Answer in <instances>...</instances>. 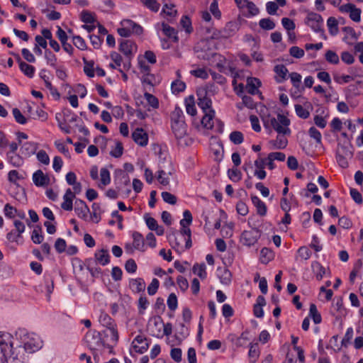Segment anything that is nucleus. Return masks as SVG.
<instances>
[{
    "mask_svg": "<svg viewBox=\"0 0 363 363\" xmlns=\"http://www.w3.org/2000/svg\"><path fill=\"white\" fill-rule=\"evenodd\" d=\"M145 99L147 100V103L154 108H157L159 106L158 99L152 94L145 93L144 94Z\"/></svg>",
    "mask_w": 363,
    "mask_h": 363,
    "instance_id": "obj_52",
    "label": "nucleus"
},
{
    "mask_svg": "<svg viewBox=\"0 0 363 363\" xmlns=\"http://www.w3.org/2000/svg\"><path fill=\"white\" fill-rule=\"evenodd\" d=\"M281 23L283 27L288 31L294 30L296 28L294 22L289 18H283Z\"/></svg>",
    "mask_w": 363,
    "mask_h": 363,
    "instance_id": "obj_64",
    "label": "nucleus"
},
{
    "mask_svg": "<svg viewBox=\"0 0 363 363\" xmlns=\"http://www.w3.org/2000/svg\"><path fill=\"white\" fill-rule=\"evenodd\" d=\"M162 326H164L162 319L160 317H155L149 320L147 330L152 336L161 338Z\"/></svg>",
    "mask_w": 363,
    "mask_h": 363,
    "instance_id": "obj_6",
    "label": "nucleus"
},
{
    "mask_svg": "<svg viewBox=\"0 0 363 363\" xmlns=\"http://www.w3.org/2000/svg\"><path fill=\"white\" fill-rule=\"evenodd\" d=\"M101 183L104 186H106L111 182L109 171L106 168H101L100 171Z\"/></svg>",
    "mask_w": 363,
    "mask_h": 363,
    "instance_id": "obj_42",
    "label": "nucleus"
},
{
    "mask_svg": "<svg viewBox=\"0 0 363 363\" xmlns=\"http://www.w3.org/2000/svg\"><path fill=\"white\" fill-rule=\"evenodd\" d=\"M45 58L47 60V63L53 68L57 67V57L56 56L49 50L45 51Z\"/></svg>",
    "mask_w": 363,
    "mask_h": 363,
    "instance_id": "obj_39",
    "label": "nucleus"
},
{
    "mask_svg": "<svg viewBox=\"0 0 363 363\" xmlns=\"http://www.w3.org/2000/svg\"><path fill=\"white\" fill-rule=\"evenodd\" d=\"M123 152V144L121 142H117L116 147L110 152V155L116 158L120 157Z\"/></svg>",
    "mask_w": 363,
    "mask_h": 363,
    "instance_id": "obj_56",
    "label": "nucleus"
},
{
    "mask_svg": "<svg viewBox=\"0 0 363 363\" xmlns=\"http://www.w3.org/2000/svg\"><path fill=\"white\" fill-rule=\"evenodd\" d=\"M132 346L135 352L139 354H143L149 348L147 338L143 335H137L132 342Z\"/></svg>",
    "mask_w": 363,
    "mask_h": 363,
    "instance_id": "obj_9",
    "label": "nucleus"
},
{
    "mask_svg": "<svg viewBox=\"0 0 363 363\" xmlns=\"http://www.w3.org/2000/svg\"><path fill=\"white\" fill-rule=\"evenodd\" d=\"M259 26L265 30H270L275 28V23L269 18H262L259 21Z\"/></svg>",
    "mask_w": 363,
    "mask_h": 363,
    "instance_id": "obj_34",
    "label": "nucleus"
},
{
    "mask_svg": "<svg viewBox=\"0 0 363 363\" xmlns=\"http://www.w3.org/2000/svg\"><path fill=\"white\" fill-rule=\"evenodd\" d=\"M287 139L281 135H278L274 142V145L277 149H284L287 145Z\"/></svg>",
    "mask_w": 363,
    "mask_h": 363,
    "instance_id": "obj_53",
    "label": "nucleus"
},
{
    "mask_svg": "<svg viewBox=\"0 0 363 363\" xmlns=\"http://www.w3.org/2000/svg\"><path fill=\"white\" fill-rule=\"evenodd\" d=\"M193 272L197 274L201 279H204L206 277V264L201 263L200 264H196L193 267Z\"/></svg>",
    "mask_w": 363,
    "mask_h": 363,
    "instance_id": "obj_33",
    "label": "nucleus"
},
{
    "mask_svg": "<svg viewBox=\"0 0 363 363\" xmlns=\"http://www.w3.org/2000/svg\"><path fill=\"white\" fill-rule=\"evenodd\" d=\"M274 72L276 74L274 79L277 83H283L288 79L289 71L284 65H277L274 67Z\"/></svg>",
    "mask_w": 363,
    "mask_h": 363,
    "instance_id": "obj_13",
    "label": "nucleus"
},
{
    "mask_svg": "<svg viewBox=\"0 0 363 363\" xmlns=\"http://www.w3.org/2000/svg\"><path fill=\"white\" fill-rule=\"evenodd\" d=\"M171 87L174 94L179 93L184 91L186 89V84L182 81L175 80L172 83Z\"/></svg>",
    "mask_w": 363,
    "mask_h": 363,
    "instance_id": "obj_41",
    "label": "nucleus"
},
{
    "mask_svg": "<svg viewBox=\"0 0 363 363\" xmlns=\"http://www.w3.org/2000/svg\"><path fill=\"white\" fill-rule=\"evenodd\" d=\"M75 195L70 189H67L63 196L64 201L61 204V208L65 211H72L73 208V199Z\"/></svg>",
    "mask_w": 363,
    "mask_h": 363,
    "instance_id": "obj_17",
    "label": "nucleus"
},
{
    "mask_svg": "<svg viewBox=\"0 0 363 363\" xmlns=\"http://www.w3.org/2000/svg\"><path fill=\"white\" fill-rule=\"evenodd\" d=\"M84 72L89 77H93L94 76V62H88L84 58Z\"/></svg>",
    "mask_w": 363,
    "mask_h": 363,
    "instance_id": "obj_49",
    "label": "nucleus"
},
{
    "mask_svg": "<svg viewBox=\"0 0 363 363\" xmlns=\"http://www.w3.org/2000/svg\"><path fill=\"white\" fill-rule=\"evenodd\" d=\"M290 55L297 59H300L304 56V50L297 46H293L289 49Z\"/></svg>",
    "mask_w": 363,
    "mask_h": 363,
    "instance_id": "obj_55",
    "label": "nucleus"
},
{
    "mask_svg": "<svg viewBox=\"0 0 363 363\" xmlns=\"http://www.w3.org/2000/svg\"><path fill=\"white\" fill-rule=\"evenodd\" d=\"M16 338L9 334L0 335V361L1 363H27L28 354L42 347L40 337L25 328L16 330Z\"/></svg>",
    "mask_w": 363,
    "mask_h": 363,
    "instance_id": "obj_1",
    "label": "nucleus"
},
{
    "mask_svg": "<svg viewBox=\"0 0 363 363\" xmlns=\"http://www.w3.org/2000/svg\"><path fill=\"white\" fill-rule=\"evenodd\" d=\"M245 8L248 10V14L245 15L246 17L255 16L259 12V9L252 1H249Z\"/></svg>",
    "mask_w": 363,
    "mask_h": 363,
    "instance_id": "obj_48",
    "label": "nucleus"
},
{
    "mask_svg": "<svg viewBox=\"0 0 363 363\" xmlns=\"http://www.w3.org/2000/svg\"><path fill=\"white\" fill-rule=\"evenodd\" d=\"M309 314L315 324H318L321 322V315L318 313L317 307L314 303L310 305Z\"/></svg>",
    "mask_w": 363,
    "mask_h": 363,
    "instance_id": "obj_35",
    "label": "nucleus"
},
{
    "mask_svg": "<svg viewBox=\"0 0 363 363\" xmlns=\"http://www.w3.org/2000/svg\"><path fill=\"white\" fill-rule=\"evenodd\" d=\"M36 157L38 160L43 164L48 165L50 164V157L45 150H40L37 153Z\"/></svg>",
    "mask_w": 363,
    "mask_h": 363,
    "instance_id": "obj_50",
    "label": "nucleus"
},
{
    "mask_svg": "<svg viewBox=\"0 0 363 363\" xmlns=\"http://www.w3.org/2000/svg\"><path fill=\"white\" fill-rule=\"evenodd\" d=\"M8 159L9 162L13 166V167H21L23 164V157L16 153L11 154L8 153Z\"/></svg>",
    "mask_w": 363,
    "mask_h": 363,
    "instance_id": "obj_32",
    "label": "nucleus"
},
{
    "mask_svg": "<svg viewBox=\"0 0 363 363\" xmlns=\"http://www.w3.org/2000/svg\"><path fill=\"white\" fill-rule=\"evenodd\" d=\"M251 200L252 204L256 207L257 214L264 216L267 211L266 204L256 195H252Z\"/></svg>",
    "mask_w": 363,
    "mask_h": 363,
    "instance_id": "obj_19",
    "label": "nucleus"
},
{
    "mask_svg": "<svg viewBox=\"0 0 363 363\" xmlns=\"http://www.w3.org/2000/svg\"><path fill=\"white\" fill-rule=\"evenodd\" d=\"M74 211L79 218L86 220L89 213V208L83 200L79 199L75 200Z\"/></svg>",
    "mask_w": 363,
    "mask_h": 363,
    "instance_id": "obj_12",
    "label": "nucleus"
},
{
    "mask_svg": "<svg viewBox=\"0 0 363 363\" xmlns=\"http://www.w3.org/2000/svg\"><path fill=\"white\" fill-rule=\"evenodd\" d=\"M13 116L15 118V121L21 125H24L27 122L26 118L22 114L21 111L18 108H14L12 110Z\"/></svg>",
    "mask_w": 363,
    "mask_h": 363,
    "instance_id": "obj_38",
    "label": "nucleus"
},
{
    "mask_svg": "<svg viewBox=\"0 0 363 363\" xmlns=\"http://www.w3.org/2000/svg\"><path fill=\"white\" fill-rule=\"evenodd\" d=\"M308 134L311 138H313L317 143H321L322 135L318 130H317L315 127L310 128L308 130Z\"/></svg>",
    "mask_w": 363,
    "mask_h": 363,
    "instance_id": "obj_59",
    "label": "nucleus"
},
{
    "mask_svg": "<svg viewBox=\"0 0 363 363\" xmlns=\"http://www.w3.org/2000/svg\"><path fill=\"white\" fill-rule=\"evenodd\" d=\"M353 157V148L350 145H338L336 151V160L342 168H347L349 166L348 160Z\"/></svg>",
    "mask_w": 363,
    "mask_h": 363,
    "instance_id": "obj_4",
    "label": "nucleus"
},
{
    "mask_svg": "<svg viewBox=\"0 0 363 363\" xmlns=\"http://www.w3.org/2000/svg\"><path fill=\"white\" fill-rule=\"evenodd\" d=\"M198 95V105L203 110V112H206L208 110H213L211 108L212 101L207 96V92L205 90H201L197 92Z\"/></svg>",
    "mask_w": 363,
    "mask_h": 363,
    "instance_id": "obj_11",
    "label": "nucleus"
},
{
    "mask_svg": "<svg viewBox=\"0 0 363 363\" xmlns=\"http://www.w3.org/2000/svg\"><path fill=\"white\" fill-rule=\"evenodd\" d=\"M20 70L28 77L33 78L35 74V69L33 66L27 64L26 62H21L19 66Z\"/></svg>",
    "mask_w": 363,
    "mask_h": 363,
    "instance_id": "obj_30",
    "label": "nucleus"
},
{
    "mask_svg": "<svg viewBox=\"0 0 363 363\" xmlns=\"http://www.w3.org/2000/svg\"><path fill=\"white\" fill-rule=\"evenodd\" d=\"M228 177L234 182H238L242 179L241 172L235 169H231L228 170Z\"/></svg>",
    "mask_w": 363,
    "mask_h": 363,
    "instance_id": "obj_45",
    "label": "nucleus"
},
{
    "mask_svg": "<svg viewBox=\"0 0 363 363\" xmlns=\"http://www.w3.org/2000/svg\"><path fill=\"white\" fill-rule=\"evenodd\" d=\"M86 270L91 274L93 279L98 278L102 274L101 269L97 267L96 261L93 258L85 259Z\"/></svg>",
    "mask_w": 363,
    "mask_h": 363,
    "instance_id": "obj_14",
    "label": "nucleus"
},
{
    "mask_svg": "<svg viewBox=\"0 0 363 363\" xmlns=\"http://www.w3.org/2000/svg\"><path fill=\"white\" fill-rule=\"evenodd\" d=\"M129 286L134 293L143 292L145 289V282L142 278L130 279Z\"/></svg>",
    "mask_w": 363,
    "mask_h": 363,
    "instance_id": "obj_21",
    "label": "nucleus"
},
{
    "mask_svg": "<svg viewBox=\"0 0 363 363\" xmlns=\"http://www.w3.org/2000/svg\"><path fill=\"white\" fill-rule=\"evenodd\" d=\"M180 23L182 26V27L185 29L186 33H190L192 31L191 22L188 16H182L180 21Z\"/></svg>",
    "mask_w": 363,
    "mask_h": 363,
    "instance_id": "obj_60",
    "label": "nucleus"
},
{
    "mask_svg": "<svg viewBox=\"0 0 363 363\" xmlns=\"http://www.w3.org/2000/svg\"><path fill=\"white\" fill-rule=\"evenodd\" d=\"M289 77L291 79L293 86L296 88H298L301 84V75L297 72H291Z\"/></svg>",
    "mask_w": 363,
    "mask_h": 363,
    "instance_id": "obj_62",
    "label": "nucleus"
},
{
    "mask_svg": "<svg viewBox=\"0 0 363 363\" xmlns=\"http://www.w3.org/2000/svg\"><path fill=\"white\" fill-rule=\"evenodd\" d=\"M94 256V260L96 261V263L99 262L103 266L108 264L110 262V256L106 250L102 249L96 252Z\"/></svg>",
    "mask_w": 363,
    "mask_h": 363,
    "instance_id": "obj_23",
    "label": "nucleus"
},
{
    "mask_svg": "<svg viewBox=\"0 0 363 363\" xmlns=\"http://www.w3.org/2000/svg\"><path fill=\"white\" fill-rule=\"evenodd\" d=\"M41 231L40 227L35 228L31 235V240L35 244H40L43 240V236L40 233Z\"/></svg>",
    "mask_w": 363,
    "mask_h": 363,
    "instance_id": "obj_44",
    "label": "nucleus"
},
{
    "mask_svg": "<svg viewBox=\"0 0 363 363\" xmlns=\"http://www.w3.org/2000/svg\"><path fill=\"white\" fill-rule=\"evenodd\" d=\"M33 182L37 186H45L49 184L50 178L42 170L38 169L33 174Z\"/></svg>",
    "mask_w": 363,
    "mask_h": 363,
    "instance_id": "obj_15",
    "label": "nucleus"
},
{
    "mask_svg": "<svg viewBox=\"0 0 363 363\" xmlns=\"http://www.w3.org/2000/svg\"><path fill=\"white\" fill-rule=\"evenodd\" d=\"M325 60L331 64L337 65L340 62L338 55L333 50H328L325 55Z\"/></svg>",
    "mask_w": 363,
    "mask_h": 363,
    "instance_id": "obj_40",
    "label": "nucleus"
},
{
    "mask_svg": "<svg viewBox=\"0 0 363 363\" xmlns=\"http://www.w3.org/2000/svg\"><path fill=\"white\" fill-rule=\"evenodd\" d=\"M81 20L85 23H92L95 21L94 16L88 11H83L82 12Z\"/></svg>",
    "mask_w": 363,
    "mask_h": 363,
    "instance_id": "obj_61",
    "label": "nucleus"
},
{
    "mask_svg": "<svg viewBox=\"0 0 363 363\" xmlns=\"http://www.w3.org/2000/svg\"><path fill=\"white\" fill-rule=\"evenodd\" d=\"M242 238L245 240V244L249 246L253 245L257 240V235H254L253 231H244L242 233Z\"/></svg>",
    "mask_w": 363,
    "mask_h": 363,
    "instance_id": "obj_31",
    "label": "nucleus"
},
{
    "mask_svg": "<svg viewBox=\"0 0 363 363\" xmlns=\"http://www.w3.org/2000/svg\"><path fill=\"white\" fill-rule=\"evenodd\" d=\"M230 140L235 145H240L244 140L243 134L240 131H233L230 134Z\"/></svg>",
    "mask_w": 363,
    "mask_h": 363,
    "instance_id": "obj_37",
    "label": "nucleus"
},
{
    "mask_svg": "<svg viewBox=\"0 0 363 363\" xmlns=\"http://www.w3.org/2000/svg\"><path fill=\"white\" fill-rule=\"evenodd\" d=\"M73 44L79 50L86 49V45L84 39L79 35H75L72 38Z\"/></svg>",
    "mask_w": 363,
    "mask_h": 363,
    "instance_id": "obj_51",
    "label": "nucleus"
},
{
    "mask_svg": "<svg viewBox=\"0 0 363 363\" xmlns=\"http://www.w3.org/2000/svg\"><path fill=\"white\" fill-rule=\"evenodd\" d=\"M260 80L255 77H248L247 79L246 89L247 91L252 95L258 92V88L261 86Z\"/></svg>",
    "mask_w": 363,
    "mask_h": 363,
    "instance_id": "obj_20",
    "label": "nucleus"
},
{
    "mask_svg": "<svg viewBox=\"0 0 363 363\" xmlns=\"http://www.w3.org/2000/svg\"><path fill=\"white\" fill-rule=\"evenodd\" d=\"M295 111L297 116L301 118L306 119L309 117L310 113L308 111L305 109L301 105L296 104Z\"/></svg>",
    "mask_w": 363,
    "mask_h": 363,
    "instance_id": "obj_46",
    "label": "nucleus"
},
{
    "mask_svg": "<svg viewBox=\"0 0 363 363\" xmlns=\"http://www.w3.org/2000/svg\"><path fill=\"white\" fill-rule=\"evenodd\" d=\"M99 323L106 328H111L112 326H116L115 320L112 319L107 313L101 312L99 317Z\"/></svg>",
    "mask_w": 363,
    "mask_h": 363,
    "instance_id": "obj_24",
    "label": "nucleus"
},
{
    "mask_svg": "<svg viewBox=\"0 0 363 363\" xmlns=\"http://www.w3.org/2000/svg\"><path fill=\"white\" fill-rule=\"evenodd\" d=\"M297 252L298 256L304 260L308 259L311 255V252L305 246L299 247Z\"/></svg>",
    "mask_w": 363,
    "mask_h": 363,
    "instance_id": "obj_63",
    "label": "nucleus"
},
{
    "mask_svg": "<svg viewBox=\"0 0 363 363\" xmlns=\"http://www.w3.org/2000/svg\"><path fill=\"white\" fill-rule=\"evenodd\" d=\"M167 306L171 311H175L177 308V296L172 293L169 295L167 298Z\"/></svg>",
    "mask_w": 363,
    "mask_h": 363,
    "instance_id": "obj_54",
    "label": "nucleus"
},
{
    "mask_svg": "<svg viewBox=\"0 0 363 363\" xmlns=\"http://www.w3.org/2000/svg\"><path fill=\"white\" fill-rule=\"evenodd\" d=\"M162 29L164 34L169 38H172L174 42L179 40L176 30L165 23H162Z\"/></svg>",
    "mask_w": 363,
    "mask_h": 363,
    "instance_id": "obj_26",
    "label": "nucleus"
},
{
    "mask_svg": "<svg viewBox=\"0 0 363 363\" xmlns=\"http://www.w3.org/2000/svg\"><path fill=\"white\" fill-rule=\"evenodd\" d=\"M274 259V252L267 247H264L260 251V262L267 264Z\"/></svg>",
    "mask_w": 363,
    "mask_h": 363,
    "instance_id": "obj_27",
    "label": "nucleus"
},
{
    "mask_svg": "<svg viewBox=\"0 0 363 363\" xmlns=\"http://www.w3.org/2000/svg\"><path fill=\"white\" fill-rule=\"evenodd\" d=\"M162 198L164 202L174 205L177 203V197L167 191H163L162 193Z\"/></svg>",
    "mask_w": 363,
    "mask_h": 363,
    "instance_id": "obj_58",
    "label": "nucleus"
},
{
    "mask_svg": "<svg viewBox=\"0 0 363 363\" xmlns=\"http://www.w3.org/2000/svg\"><path fill=\"white\" fill-rule=\"evenodd\" d=\"M307 23L314 32L320 33L321 36H323L325 39L326 38L324 35V30L322 28L323 19L320 14L315 13H310L308 16Z\"/></svg>",
    "mask_w": 363,
    "mask_h": 363,
    "instance_id": "obj_5",
    "label": "nucleus"
},
{
    "mask_svg": "<svg viewBox=\"0 0 363 363\" xmlns=\"http://www.w3.org/2000/svg\"><path fill=\"white\" fill-rule=\"evenodd\" d=\"M248 355H249L250 358H252L255 360H256L259 357V350L258 348L257 343H255V344L250 343V350H249Z\"/></svg>",
    "mask_w": 363,
    "mask_h": 363,
    "instance_id": "obj_47",
    "label": "nucleus"
},
{
    "mask_svg": "<svg viewBox=\"0 0 363 363\" xmlns=\"http://www.w3.org/2000/svg\"><path fill=\"white\" fill-rule=\"evenodd\" d=\"M204 116L201 119V124L207 129H211L213 126V118L215 116L214 110H208L206 112H203Z\"/></svg>",
    "mask_w": 363,
    "mask_h": 363,
    "instance_id": "obj_22",
    "label": "nucleus"
},
{
    "mask_svg": "<svg viewBox=\"0 0 363 363\" xmlns=\"http://www.w3.org/2000/svg\"><path fill=\"white\" fill-rule=\"evenodd\" d=\"M111 60L114 62L115 64L111 63L109 65L110 67L112 69H117L121 65L122 62V57L116 52H112L110 55Z\"/></svg>",
    "mask_w": 363,
    "mask_h": 363,
    "instance_id": "obj_43",
    "label": "nucleus"
},
{
    "mask_svg": "<svg viewBox=\"0 0 363 363\" xmlns=\"http://www.w3.org/2000/svg\"><path fill=\"white\" fill-rule=\"evenodd\" d=\"M172 130L176 138L179 140L186 133V125L184 122L183 111L179 107H175L171 114Z\"/></svg>",
    "mask_w": 363,
    "mask_h": 363,
    "instance_id": "obj_3",
    "label": "nucleus"
},
{
    "mask_svg": "<svg viewBox=\"0 0 363 363\" xmlns=\"http://www.w3.org/2000/svg\"><path fill=\"white\" fill-rule=\"evenodd\" d=\"M133 236V244L132 245L129 243H127L125 246V248L127 252H133V249L144 251V239L141 233L138 232H134L132 235Z\"/></svg>",
    "mask_w": 363,
    "mask_h": 363,
    "instance_id": "obj_7",
    "label": "nucleus"
},
{
    "mask_svg": "<svg viewBox=\"0 0 363 363\" xmlns=\"http://www.w3.org/2000/svg\"><path fill=\"white\" fill-rule=\"evenodd\" d=\"M239 29L238 24L235 21H230L225 26L221 29V34L224 38H228L233 36Z\"/></svg>",
    "mask_w": 363,
    "mask_h": 363,
    "instance_id": "obj_16",
    "label": "nucleus"
},
{
    "mask_svg": "<svg viewBox=\"0 0 363 363\" xmlns=\"http://www.w3.org/2000/svg\"><path fill=\"white\" fill-rule=\"evenodd\" d=\"M38 148V144L35 142H26L21 147V152L25 157H30L35 154Z\"/></svg>",
    "mask_w": 363,
    "mask_h": 363,
    "instance_id": "obj_18",
    "label": "nucleus"
},
{
    "mask_svg": "<svg viewBox=\"0 0 363 363\" xmlns=\"http://www.w3.org/2000/svg\"><path fill=\"white\" fill-rule=\"evenodd\" d=\"M328 31L331 35H336L339 32L338 23L335 17H330L327 21Z\"/></svg>",
    "mask_w": 363,
    "mask_h": 363,
    "instance_id": "obj_29",
    "label": "nucleus"
},
{
    "mask_svg": "<svg viewBox=\"0 0 363 363\" xmlns=\"http://www.w3.org/2000/svg\"><path fill=\"white\" fill-rule=\"evenodd\" d=\"M140 2L153 12H157L160 7V4L156 0H140Z\"/></svg>",
    "mask_w": 363,
    "mask_h": 363,
    "instance_id": "obj_36",
    "label": "nucleus"
},
{
    "mask_svg": "<svg viewBox=\"0 0 363 363\" xmlns=\"http://www.w3.org/2000/svg\"><path fill=\"white\" fill-rule=\"evenodd\" d=\"M312 269L313 273L315 274V277L318 280H321L323 276L325 274V267L318 262H313L312 263Z\"/></svg>",
    "mask_w": 363,
    "mask_h": 363,
    "instance_id": "obj_28",
    "label": "nucleus"
},
{
    "mask_svg": "<svg viewBox=\"0 0 363 363\" xmlns=\"http://www.w3.org/2000/svg\"><path fill=\"white\" fill-rule=\"evenodd\" d=\"M135 45L133 41L130 40H123L120 43L119 50L125 55L128 56L132 53L133 47Z\"/></svg>",
    "mask_w": 363,
    "mask_h": 363,
    "instance_id": "obj_25",
    "label": "nucleus"
},
{
    "mask_svg": "<svg viewBox=\"0 0 363 363\" xmlns=\"http://www.w3.org/2000/svg\"><path fill=\"white\" fill-rule=\"evenodd\" d=\"M262 121L266 129L273 128L279 135H289L291 133L289 128L290 120L282 114L279 113L277 118L270 115L263 116Z\"/></svg>",
    "mask_w": 363,
    "mask_h": 363,
    "instance_id": "obj_2",
    "label": "nucleus"
},
{
    "mask_svg": "<svg viewBox=\"0 0 363 363\" xmlns=\"http://www.w3.org/2000/svg\"><path fill=\"white\" fill-rule=\"evenodd\" d=\"M174 172V167L172 165V163H169V172H167L165 169V165L160 164L159 167V170L157 171V179L160 184L163 186H167L169 184V176L172 175Z\"/></svg>",
    "mask_w": 363,
    "mask_h": 363,
    "instance_id": "obj_8",
    "label": "nucleus"
},
{
    "mask_svg": "<svg viewBox=\"0 0 363 363\" xmlns=\"http://www.w3.org/2000/svg\"><path fill=\"white\" fill-rule=\"evenodd\" d=\"M159 285H160L159 281L156 278H154L152 280V282L150 283V284L147 286L148 294L150 296L155 295L157 291Z\"/></svg>",
    "mask_w": 363,
    "mask_h": 363,
    "instance_id": "obj_57",
    "label": "nucleus"
},
{
    "mask_svg": "<svg viewBox=\"0 0 363 363\" xmlns=\"http://www.w3.org/2000/svg\"><path fill=\"white\" fill-rule=\"evenodd\" d=\"M132 138L135 143L145 147L148 143L147 133L141 128H137L132 133Z\"/></svg>",
    "mask_w": 363,
    "mask_h": 363,
    "instance_id": "obj_10",
    "label": "nucleus"
}]
</instances>
